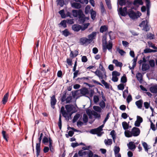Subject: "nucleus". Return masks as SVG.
Masks as SVG:
<instances>
[{
  "label": "nucleus",
  "instance_id": "obj_1",
  "mask_svg": "<svg viewBox=\"0 0 157 157\" xmlns=\"http://www.w3.org/2000/svg\"><path fill=\"white\" fill-rule=\"evenodd\" d=\"M65 108L66 111L65 110L64 107L63 106H62L61 108L60 113H62L63 116L66 118V119H68L69 117L74 113L77 111V109L78 108L76 105H73L72 104H67L65 106Z\"/></svg>",
  "mask_w": 157,
  "mask_h": 157
},
{
  "label": "nucleus",
  "instance_id": "obj_2",
  "mask_svg": "<svg viewBox=\"0 0 157 157\" xmlns=\"http://www.w3.org/2000/svg\"><path fill=\"white\" fill-rule=\"evenodd\" d=\"M140 129L135 127L132 128L131 131L129 130L125 131L124 134L125 136L127 137H131L132 136L136 137L140 135Z\"/></svg>",
  "mask_w": 157,
  "mask_h": 157
},
{
  "label": "nucleus",
  "instance_id": "obj_3",
  "mask_svg": "<svg viewBox=\"0 0 157 157\" xmlns=\"http://www.w3.org/2000/svg\"><path fill=\"white\" fill-rule=\"evenodd\" d=\"M67 91H65L61 94L60 100L62 102H65L67 104H70L72 101V97L71 94L67 96Z\"/></svg>",
  "mask_w": 157,
  "mask_h": 157
},
{
  "label": "nucleus",
  "instance_id": "obj_4",
  "mask_svg": "<svg viewBox=\"0 0 157 157\" xmlns=\"http://www.w3.org/2000/svg\"><path fill=\"white\" fill-rule=\"evenodd\" d=\"M128 14L131 19H135L139 17L141 15V14L140 12L138 11L136 13L132 9H131L128 10Z\"/></svg>",
  "mask_w": 157,
  "mask_h": 157
},
{
  "label": "nucleus",
  "instance_id": "obj_5",
  "mask_svg": "<svg viewBox=\"0 0 157 157\" xmlns=\"http://www.w3.org/2000/svg\"><path fill=\"white\" fill-rule=\"evenodd\" d=\"M94 73L98 77L99 79H101L102 80L103 78H105L104 73L103 72H102L99 70H97L96 71L94 72Z\"/></svg>",
  "mask_w": 157,
  "mask_h": 157
},
{
  "label": "nucleus",
  "instance_id": "obj_6",
  "mask_svg": "<svg viewBox=\"0 0 157 157\" xmlns=\"http://www.w3.org/2000/svg\"><path fill=\"white\" fill-rule=\"evenodd\" d=\"M143 118L140 116H137L136 117V120L135 122V126L137 127H139L140 124L143 122Z\"/></svg>",
  "mask_w": 157,
  "mask_h": 157
},
{
  "label": "nucleus",
  "instance_id": "obj_7",
  "mask_svg": "<svg viewBox=\"0 0 157 157\" xmlns=\"http://www.w3.org/2000/svg\"><path fill=\"white\" fill-rule=\"evenodd\" d=\"M78 21L80 24H83L86 21V17L85 15L82 12L78 17Z\"/></svg>",
  "mask_w": 157,
  "mask_h": 157
},
{
  "label": "nucleus",
  "instance_id": "obj_8",
  "mask_svg": "<svg viewBox=\"0 0 157 157\" xmlns=\"http://www.w3.org/2000/svg\"><path fill=\"white\" fill-rule=\"evenodd\" d=\"M51 107L53 109L55 108V105H56L57 102V100L55 96L53 95L52 97H51Z\"/></svg>",
  "mask_w": 157,
  "mask_h": 157
},
{
  "label": "nucleus",
  "instance_id": "obj_9",
  "mask_svg": "<svg viewBox=\"0 0 157 157\" xmlns=\"http://www.w3.org/2000/svg\"><path fill=\"white\" fill-rule=\"evenodd\" d=\"M96 32H93L92 33L88 35L87 36L88 38V41H89V43H91L94 39L95 36L96 35Z\"/></svg>",
  "mask_w": 157,
  "mask_h": 157
},
{
  "label": "nucleus",
  "instance_id": "obj_10",
  "mask_svg": "<svg viewBox=\"0 0 157 157\" xmlns=\"http://www.w3.org/2000/svg\"><path fill=\"white\" fill-rule=\"evenodd\" d=\"M146 6L147 8V15L148 17L150 15V9L151 6V2L150 0H145Z\"/></svg>",
  "mask_w": 157,
  "mask_h": 157
},
{
  "label": "nucleus",
  "instance_id": "obj_11",
  "mask_svg": "<svg viewBox=\"0 0 157 157\" xmlns=\"http://www.w3.org/2000/svg\"><path fill=\"white\" fill-rule=\"evenodd\" d=\"M81 28V26L78 24H74L72 26V29L75 32H78Z\"/></svg>",
  "mask_w": 157,
  "mask_h": 157
},
{
  "label": "nucleus",
  "instance_id": "obj_12",
  "mask_svg": "<svg viewBox=\"0 0 157 157\" xmlns=\"http://www.w3.org/2000/svg\"><path fill=\"white\" fill-rule=\"evenodd\" d=\"M82 12V10H73L72 11L73 15L75 17H77L78 16H78L80 15Z\"/></svg>",
  "mask_w": 157,
  "mask_h": 157
},
{
  "label": "nucleus",
  "instance_id": "obj_13",
  "mask_svg": "<svg viewBox=\"0 0 157 157\" xmlns=\"http://www.w3.org/2000/svg\"><path fill=\"white\" fill-rule=\"evenodd\" d=\"M127 146L128 148L130 150H134L136 148V146L134 144V142L131 141L127 144Z\"/></svg>",
  "mask_w": 157,
  "mask_h": 157
},
{
  "label": "nucleus",
  "instance_id": "obj_14",
  "mask_svg": "<svg viewBox=\"0 0 157 157\" xmlns=\"http://www.w3.org/2000/svg\"><path fill=\"white\" fill-rule=\"evenodd\" d=\"M143 101L142 99H140L135 102V104L137 108L141 109L142 107Z\"/></svg>",
  "mask_w": 157,
  "mask_h": 157
},
{
  "label": "nucleus",
  "instance_id": "obj_15",
  "mask_svg": "<svg viewBox=\"0 0 157 157\" xmlns=\"http://www.w3.org/2000/svg\"><path fill=\"white\" fill-rule=\"evenodd\" d=\"M149 90L150 91L153 93L156 94L157 93V85H155L151 86Z\"/></svg>",
  "mask_w": 157,
  "mask_h": 157
},
{
  "label": "nucleus",
  "instance_id": "obj_16",
  "mask_svg": "<svg viewBox=\"0 0 157 157\" xmlns=\"http://www.w3.org/2000/svg\"><path fill=\"white\" fill-rule=\"evenodd\" d=\"M9 95V92H7L4 96L2 100V103L3 104H5L6 102H7L8 99Z\"/></svg>",
  "mask_w": 157,
  "mask_h": 157
},
{
  "label": "nucleus",
  "instance_id": "obj_17",
  "mask_svg": "<svg viewBox=\"0 0 157 157\" xmlns=\"http://www.w3.org/2000/svg\"><path fill=\"white\" fill-rule=\"evenodd\" d=\"M71 6L74 8L79 9L81 8V5L79 3L73 2L71 3Z\"/></svg>",
  "mask_w": 157,
  "mask_h": 157
},
{
  "label": "nucleus",
  "instance_id": "obj_18",
  "mask_svg": "<svg viewBox=\"0 0 157 157\" xmlns=\"http://www.w3.org/2000/svg\"><path fill=\"white\" fill-rule=\"evenodd\" d=\"M105 50H106L107 49L109 50H111L112 48L113 44L111 43H109L108 44H107L106 41H105Z\"/></svg>",
  "mask_w": 157,
  "mask_h": 157
},
{
  "label": "nucleus",
  "instance_id": "obj_19",
  "mask_svg": "<svg viewBox=\"0 0 157 157\" xmlns=\"http://www.w3.org/2000/svg\"><path fill=\"white\" fill-rule=\"evenodd\" d=\"M113 63L115 64L116 67H121L122 66V63L118 62L117 59H114L113 61Z\"/></svg>",
  "mask_w": 157,
  "mask_h": 157
},
{
  "label": "nucleus",
  "instance_id": "obj_20",
  "mask_svg": "<svg viewBox=\"0 0 157 157\" xmlns=\"http://www.w3.org/2000/svg\"><path fill=\"white\" fill-rule=\"evenodd\" d=\"M136 78L140 83H142L143 82V77L142 74L140 73H138L136 75Z\"/></svg>",
  "mask_w": 157,
  "mask_h": 157
},
{
  "label": "nucleus",
  "instance_id": "obj_21",
  "mask_svg": "<svg viewBox=\"0 0 157 157\" xmlns=\"http://www.w3.org/2000/svg\"><path fill=\"white\" fill-rule=\"evenodd\" d=\"M149 68V65L147 63H144L142 64V70L143 71H146Z\"/></svg>",
  "mask_w": 157,
  "mask_h": 157
},
{
  "label": "nucleus",
  "instance_id": "obj_22",
  "mask_svg": "<svg viewBox=\"0 0 157 157\" xmlns=\"http://www.w3.org/2000/svg\"><path fill=\"white\" fill-rule=\"evenodd\" d=\"M81 93L83 95L88 94L89 92L88 90L86 87L80 90Z\"/></svg>",
  "mask_w": 157,
  "mask_h": 157
},
{
  "label": "nucleus",
  "instance_id": "obj_23",
  "mask_svg": "<svg viewBox=\"0 0 157 157\" xmlns=\"http://www.w3.org/2000/svg\"><path fill=\"white\" fill-rule=\"evenodd\" d=\"M108 29L107 27L105 25L101 26L100 29V31L101 33H103L106 32Z\"/></svg>",
  "mask_w": 157,
  "mask_h": 157
},
{
  "label": "nucleus",
  "instance_id": "obj_24",
  "mask_svg": "<svg viewBox=\"0 0 157 157\" xmlns=\"http://www.w3.org/2000/svg\"><path fill=\"white\" fill-rule=\"evenodd\" d=\"M80 42L82 43V44H84L88 42L89 43V41H88V38L86 37L81 38L80 39Z\"/></svg>",
  "mask_w": 157,
  "mask_h": 157
},
{
  "label": "nucleus",
  "instance_id": "obj_25",
  "mask_svg": "<svg viewBox=\"0 0 157 157\" xmlns=\"http://www.w3.org/2000/svg\"><path fill=\"white\" fill-rule=\"evenodd\" d=\"M96 14V11L94 10L93 9L90 10L91 17L92 19L94 20L95 19Z\"/></svg>",
  "mask_w": 157,
  "mask_h": 157
},
{
  "label": "nucleus",
  "instance_id": "obj_26",
  "mask_svg": "<svg viewBox=\"0 0 157 157\" xmlns=\"http://www.w3.org/2000/svg\"><path fill=\"white\" fill-rule=\"evenodd\" d=\"M119 12L120 14L122 16H125L127 15L128 14V13L126 12H124L123 10L122 7H120L119 9Z\"/></svg>",
  "mask_w": 157,
  "mask_h": 157
},
{
  "label": "nucleus",
  "instance_id": "obj_27",
  "mask_svg": "<svg viewBox=\"0 0 157 157\" xmlns=\"http://www.w3.org/2000/svg\"><path fill=\"white\" fill-rule=\"evenodd\" d=\"M99 68L104 73L105 75V78L107 77V76L106 75V72L105 71V70L104 67H103V65H102V62H101L99 64Z\"/></svg>",
  "mask_w": 157,
  "mask_h": 157
},
{
  "label": "nucleus",
  "instance_id": "obj_28",
  "mask_svg": "<svg viewBox=\"0 0 157 157\" xmlns=\"http://www.w3.org/2000/svg\"><path fill=\"white\" fill-rule=\"evenodd\" d=\"M157 52V51L156 50H152L148 48H146L144 50V52L145 53L150 52Z\"/></svg>",
  "mask_w": 157,
  "mask_h": 157
},
{
  "label": "nucleus",
  "instance_id": "obj_29",
  "mask_svg": "<svg viewBox=\"0 0 157 157\" xmlns=\"http://www.w3.org/2000/svg\"><path fill=\"white\" fill-rule=\"evenodd\" d=\"M2 134L4 139H5L6 142L8 141V134L6 133V131L3 130L2 131Z\"/></svg>",
  "mask_w": 157,
  "mask_h": 157
},
{
  "label": "nucleus",
  "instance_id": "obj_30",
  "mask_svg": "<svg viewBox=\"0 0 157 157\" xmlns=\"http://www.w3.org/2000/svg\"><path fill=\"white\" fill-rule=\"evenodd\" d=\"M80 115L79 113H77L74 116L72 120V122L73 123H75V122L80 117Z\"/></svg>",
  "mask_w": 157,
  "mask_h": 157
},
{
  "label": "nucleus",
  "instance_id": "obj_31",
  "mask_svg": "<svg viewBox=\"0 0 157 157\" xmlns=\"http://www.w3.org/2000/svg\"><path fill=\"white\" fill-rule=\"evenodd\" d=\"M62 34L65 37L68 36L70 33L67 29H66L62 32Z\"/></svg>",
  "mask_w": 157,
  "mask_h": 157
},
{
  "label": "nucleus",
  "instance_id": "obj_32",
  "mask_svg": "<svg viewBox=\"0 0 157 157\" xmlns=\"http://www.w3.org/2000/svg\"><path fill=\"white\" fill-rule=\"evenodd\" d=\"M122 125L123 129L125 130L128 128L129 124L125 121H124L122 123Z\"/></svg>",
  "mask_w": 157,
  "mask_h": 157
},
{
  "label": "nucleus",
  "instance_id": "obj_33",
  "mask_svg": "<svg viewBox=\"0 0 157 157\" xmlns=\"http://www.w3.org/2000/svg\"><path fill=\"white\" fill-rule=\"evenodd\" d=\"M104 143L106 145H111L112 144V139H108L107 140L105 139L104 140Z\"/></svg>",
  "mask_w": 157,
  "mask_h": 157
},
{
  "label": "nucleus",
  "instance_id": "obj_34",
  "mask_svg": "<svg viewBox=\"0 0 157 157\" xmlns=\"http://www.w3.org/2000/svg\"><path fill=\"white\" fill-rule=\"evenodd\" d=\"M93 109L96 111L100 113L101 111V108L99 106L94 105L93 106Z\"/></svg>",
  "mask_w": 157,
  "mask_h": 157
},
{
  "label": "nucleus",
  "instance_id": "obj_35",
  "mask_svg": "<svg viewBox=\"0 0 157 157\" xmlns=\"http://www.w3.org/2000/svg\"><path fill=\"white\" fill-rule=\"evenodd\" d=\"M59 13L61 15V17L63 18H64L66 17V15L64 13V10H62L59 12Z\"/></svg>",
  "mask_w": 157,
  "mask_h": 157
},
{
  "label": "nucleus",
  "instance_id": "obj_36",
  "mask_svg": "<svg viewBox=\"0 0 157 157\" xmlns=\"http://www.w3.org/2000/svg\"><path fill=\"white\" fill-rule=\"evenodd\" d=\"M58 125L60 129H61L62 128V121H61V114L59 115V121L58 122Z\"/></svg>",
  "mask_w": 157,
  "mask_h": 157
},
{
  "label": "nucleus",
  "instance_id": "obj_37",
  "mask_svg": "<svg viewBox=\"0 0 157 157\" xmlns=\"http://www.w3.org/2000/svg\"><path fill=\"white\" fill-rule=\"evenodd\" d=\"M127 81V78L125 75H124L121 78V82L123 83L126 82Z\"/></svg>",
  "mask_w": 157,
  "mask_h": 157
},
{
  "label": "nucleus",
  "instance_id": "obj_38",
  "mask_svg": "<svg viewBox=\"0 0 157 157\" xmlns=\"http://www.w3.org/2000/svg\"><path fill=\"white\" fill-rule=\"evenodd\" d=\"M155 37V35L154 34L151 33H149L147 34V39H149L150 40H152L154 39Z\"/></svg>",
  "mask_w": 157,
  "mask_h": 157
},
{
  "label": "nucleus",
  "instance_id": "obj_39",
  "mask_svg": "<svg viewBox=\"0 0 157 157\" xmlns=\"http://www.w3.org/2000/svg\"><path fill=\"white\" fill-rule=\"evenodd\" d=\"M101 82L104 85L106 88L108 89L109 88V84L107 82H105L104 80L102 79Z\"/></svg>",
  "mask_w": 157,
  "mask_h": 157
},
{
  "label": "nucleus",
  "instance_id": "obj_40",
  "mask_svg": "<svg viewBox=\"0 0 157 157\" xmlns=\"http://www.w3.org/2000/svg\"><path fill=\"white\" fill-rule=\"evenodd\" d=\"M137 4H139L140 5H143V2L142 0H135L133 2V4L136 5Z\"/></svg>",
  "mask_w": 157,
  "mask_h": 157
},
{
  "label": "nucleus",
  "instance_id": "obj_41",
  "mask_svg": "<svg viewBox=\"0 0 157 157\" xmlns=\"http://www.w3.org/2000/svg\"><path fill=\"white\" fill-rule=\"evenodd\" d=\"M67 21L65 20H63L60 22L59 25H61L64 28H65L67 27Z\"/></svg>",
  "mask_w": 157,
  "mask_h": 157
},
{
  "label": "nucleus",
  "instance_id": "obj_42",
  "mask_svg": "<svg viewBox=\"0 0 157 157\" xmlns=\"http://www.w3.org/2000/svg\"><path fill=\"white\" fill-rule=\"evenodd\" d=\"M82 120L84 123H86L88 121V117L86 114H84L83 116Z\"/></svg>",
  "mask_w": 157,
  "mask_h": 157
},
{
  "label": "nucleus",
  "instance_id": "obj_43",
  "mask_svg": "<svg viewBox=\"0 0 157 157\" xmlns=\"http://www.w3.org/2000/svg\"><path fill=\"white\" fill-rule=\"evenodd\" d=\"M120 151V148L119 147L116 146L114 147V151L115 155L119 153Z\"/></svg>",
  "mask_w": 157,
  "mask_h": 157
},
{
  "label": "nucleus",
  "instance_id": "obj_44",
  "mask_svg": "<svg viewBox=\"0 0 157 157\" xmlns=\"http://www.w3.org/2000/svg\"><path fill=\"white\" fill-rule=\"evenodd\" d=\"M93 115L94 117L95 118H100L101 117V115L100 114L98 113L95 111H93Z\"/></svg>",
  "mask_w": 157,
  "mask_h": 157
},
{
  "label": "nucleus",
  "instance_id": "obj_45",
  "mask_svg": "<svg viewBox=\"0 0 157 157\" xmlns=\"http://www.w3.org/2000/svg\"><path fill=\"white\" fill-rule=\"evenodd\" d=\"M143 30L147 32L149 30V29L148 28V26L147 24V21H146V23L145 25L143 26Z\"/></svg>",
  "mask_w": 157,
  "mask_h": 157
},
{
  "label": "nucleus",
  "instance_id": "obj_46",
  "mask_svg": "<svg viewBox=\"0 0 157 157\" xmlns=\"http://www.w3.org/2000/svg\"><path fill=\"white\" fill-rule=\"evenodd\" d=\"M120 73L117 71H114L112 72V75L113 76L117 77L120 76Z\"/></svg>",
  "mask_w": 157,
  "mask_h": 157
},
{
  "label": "nucleus",
  "instance_id": "obj_47",
  "mask_svg": "<svg viewBox=\"0 0 157 157\" xmlns=\"http://www.w3.org/2000/svg\"><path fill=\"white\" fill-rule=\"evenodd\" d=\"M87 152L86 151H83L82 150H80L78 152V155L79 156H82L83 155L86 154Z\"/></svg>",
  "mask_w": 157,
  "mask_h": 157
},
{
  "label": "nucleus",
  "instance_id": "obj_48",
  "mask_svg": "<svg viewBox=\"0 0 157 157\" xmlns=\"http://www.w3.org/2000/svg\"><path fill=\"white\" fill-rule=\"evenodd\" d=\"M117 50L118 52L122 56H123L126 53L123 50L120 49L119 48H117Z\"/></svg>",
  "mask_w": 157,
  "mask_h": 157
},
{
  "label": "nucleus",
  "instance_id": "obj_49",
  "mask_svg": "<svg viewBox=\"0 0 157 157\" xmlns=\"http://www.w3.org/2000/svg\"><path fill=\"white\" fill-rule=\"evenodd\" d=\"M57 1L60 6L62 7L64 6V2L63 0H57Z\"/></svg>",
  "mask_w": 157,
  "mask_h": 157
},
{
  "label": "nucleus",
  "instance_id": "obj_50",
  "mask_svg": "<svg viewBox=\"0 0 157 157\" xmlns=\"http://www.w3.org/2000/svg\"><path fill=\"white\" fill-rule=\"evenodd\" d=\"M149 64L151 67H154L155 66V62L154 60H150L149 61Z\"/></svg>",
  "mask_w": 157,
  "mask_h": 157
},
{
  "label": "nucleus",
  "instance_id": "obj_51",
  "mask_svg": "<svg viewBox=\"0 0 157 157\" xmlns=\"http://www.w3.org/2000/svg\"><path fill=\"white\" fill-rule=\"evenodd\" d=\"M117 88L119 90H123L124 88V86L123 84L121 83L118 85Z\"/></svg>",
  "mask_w": 157,
  "mask_h": 157
},
{
  "label": "nucleus",
  "instance_id": "obj_52",
  "mask_svg": "<svg viewBox=\"0 0 157 157\" xmlns=\"http://www.w3.org/2000/svg\"><path fill=\"white\" fill-rule=\"evenodd\" d=\"M93 101L95 103H98L99 101V98L98 97L97 95H94L93 97Z\"/></svg>",
  "mask_w": 157,
  "mask_h": 157
},
{
  "label": "nucleus",
  "instance_id": "obj_53",
  "mask_svg": "<svg viewBox=\"0 0 157 157\" xmlns=\"http://www.w3.org/2000/svg\"><path fill=\"white\" fill-rule=\"evenodd\" d=\"M110 135L112 136L114 141H115V131L114 130L110 132Z\"/></svg>",
  "mask_w": 157,
  "mask_h": 157
},
{
  "label": "nucleus",
  "instance_id": "obj_54",
  "mask_svg": "<svg viewBox=\"0 0 157 157\" xmlns=\"http://www.w3.org/2000/svg\"><path fill=\"white\" fill-rule=\"evenodd\" d=\"M40 148L36 147V156L38 157L40 155Z\"/></svg>",
  "mask_w": 157,
  "mask_h": 157
},
{
  "label": "nucleus",
  "instance_id": "obj_55",
  "mask_svg": "<svg viewBox=\"0 0 157 157\" xmlns=\"http://www.w3.org/2000/svg\"><path fill=\"white\" fill-rule=\"evenodd\" d=\"M48 139L46 136H44L42 140V143L45 144L46 143H48Z\"/></svg>",
  "mask_w": 157,
  "mask_h": 157
},
{
  "label": "nucleus",
  "instance_id": "obj_56",
  "mask_svg": "<svg viewBox=\"0 0 157 157\" xmlns=\"http://www.w3.org/2000/svg\"><path fill=\"white\" fill-rule=\"evenodd\" d=\"M90 10V7L87 5L86 6L85 9V13L86 14H87L89 13V11Z\"/></svg>",
  "mask_w": 157,
  "mask_h": 157
},
{
  "label": "nucleus",
  "instance_id": "obj_57",
  "mask_svg": "<svg viewBox=\"0 0 157 157\" xmlns=\"http://www.w3.org/2000/svg\"><path fill=\"white\" fill-rule=\"evenodd\" d=\"M119 3L121 6L124 5L126 4V1L125 0H119Z\"/></svg>",
  "mask_w": 157,
  "mask_h": 157
},
{
  "label": "nucleus",
  "instance_id": "obj_58",
  "mask_svg": "<svg viewBox=\"0 0 157 157\" xmlns=\"http://www.w3.org/2000/svg\"><path fill=\"white\" fill-rule=\"evenodd\" d=\"M150 121L151 122V128L153 131H155L156 130L155 125L153 124L151 121L150 120Z\"/></svg>",
  "mask_w": 157,
  "mask_h": 157
},
{
  "label": "nucleus",
  "instance_id": "obj_59",
  "mask_svg": "<svg viewBox=\"0 0 157 157\" xmlns=\"http://www.w3.org/2000/svg\"><path fill=\"white\" fill-rule=\"evenodd\" d=\"M99 105L103 109L105 107V103L102 100L99 103Z\"/></svg>",
  "mask_w": 157,
  "mask_h": 157
},
{
  "label": "nucleus",
  "instance_id": "obj_60",
  "mask_svg": "<svg viewBox=\"0 0 157 157\" xmlns=\"http://www.w3.org/2000/svg\"><path fill=\"white\" fill-rule=\"evenodd\" d=\"M142 145L145 149V151H148V145L146 143L144 142L142 143Z\"/></svg>",
  "mask_w": 157,
  "mask_h": 157
},
{
  "label": "nucleus",
  "instance_id": "obj_61",
  "mask_svg": "<svg viewBox=\"0 0 157 157\" xmlns=\"http://www.w3.org/2000/svg\"><path fill=\"white\" fill-rule=\"evenodd\" d=\"M100 6L101 10V13H103L105 11V9L104 5L102 2H101L100 3Z\"/></svg>",
  "mask_w": 157,
  "mask_h": 157
},
{
  "label": "nucleus",
  "instance_id": "obj_62",
  "mask_svg": "<svg viewBox=\"0 0 157 157\" xmlns=\"http://www.w3.org/2000/svg\"><path fill=\"white\" fill-rule=\"evenodd\" d=\"M72 60L70 58H67V63L68 65L69 66H71L72 65Z\"/></svg>",
  "mask_w": 157,
  "mask_h": 157
},
{
  "label": "nucleus",
  "instance_id": "obj_63",
  "mask_svg": "<svg viewBox=\"0 0 157 157\" xmlns=\"http://www.w3.org/2000/svg\"><path fill=\"white\" fill-rule=\"evenodd\" d=\"M132 100V98L131 95H128L126 99L127 102L129 103Z\"/></svg>",
  "mask_w": 157,
  "mask_h": 157
},
{
  "label": "nucleus",
  "instance_id": "obj_64",
  "mask_svg": "<svg viewBox=\"0 0 157 157\" xmlns=\"http://www.w3.org/2000/svg\"><path fill=\"white\" fill-rule=\"evenodd\" d=\"M144 107L146 109H148L150 106V103L147 102H144Z\"/></svg>",
  "mask_w": 157,
  "mask_h": 157
}]
</instances>
